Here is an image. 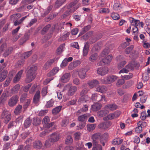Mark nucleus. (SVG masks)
<instances>
[{
    "instance_id": "1",
    "label": "nucleus",
    "mask_w": 150,
    "mask_h": 150,
    "mask_svg": "<svg viewBox=\"0 0 150 150\" xmlns=\"http://www.w3.org/2000/svg\"><path fill=\"white\" fill-rule=\"evenodd\" d=\"M37 69V67L36 66L32 65L31 67L27 73L25 80L26 82H30L34 79L35 76V71Z\"/></svg>"
},
{
    "instance_id": "2",
    "label": "nucleus",
    "mask_w": 150,
    "mask_h": 150,
    "mask_svg": "<svg viewBox=\"0 0 150 150\" xmlns=\"http://www.w3.org/2000/svg\"><path fill=\"white\" fill-rule=\"evenodd\" d=\"M68 89L67 93V95L69 96H71L74 95L77 90V88L76 86L72 85L71 84L68 83L64 87V90Z\"/></svg>"
},
{
    "instance_id": "3",
    "label": "nucleus",
    "mask_w": 150,
    "mask_h": 150,
    "mask_svg": "<svg viewBox=\"0 0 150 150\" xmlns=\"http://www.w3.org/2000/svg\"><path fill=\"white\" fill-rule=\"evenodd\" d=\"M51 136L52 137L45 142V146L46 147H49L52 144V142H56L59 139V136L58 134H53Z\"/></svg>"
},
{
    "instance_id": "4",
    "label": "nucleus",
    "mask_w": 150,
    "mask_h": 150,
    "mask_svg": "<svg viewBox=\"0 0 150 150\" xmlns=\"http://www.w3.org/2000/svg\"><path fill=\"white\" fill-rule=\"evenodd\" d=\"M1 117L4 120L5 123H7L11 119V115L8 111L4 110L1 114Z\"/></svg>"
},
{
    "instance_id": "5",
    "label": "nucleus",
    "mask_w": 150,
    "mask_h": 150,
    "mask_svg": "<svg viewBox=\"0 0 150 150\" xmlns=\"http://www.w3.org/2000/svg\"><path fill=\"white\" fill-rule=\"evenodd\" d=\"M117 78V77L116 76L112 75L108 76L106 80L102 81L104 84H109L114 82Z\"/></svg>"
},
{
    "instance_id": "6",
    "label": "nucleus",
    "mask_w": 150,
    "mask_h": 150,
    "mask_svg": "<svg viewBox=\"0 0 150 150\" xmlns=\"http://www.w3.org/2000/svg\"><path fill=\"white\" fill-rule=\"evenodd\" d=\"M92 99L93 100H94L98 102L100 101H106L104 96L103 95H100L95 93L92 95Z\"/></svg>"
},
{
    "instance_id": "7",
    "label": "nucleus",
    "mask_w": 150,
    "mask_h": 150,
    "mask_svg": "<svg viewBox=\"0 0 150 150\" xmlns=\"http://www.w3.org/2000/svg\"><path fill=\"white\" fill-rule=\"evenodd\" d=\"M50 119L49 117L46 116H45L43 120L42 123L44 127L47 128H49L50 126L54 124L53 123L50 124Z\"/></svg>"
},
{
    "instance_id": "8",
    "label": "nucleus",
    "mask_w": 150,
    "mask_h": 150,
    "mask_svg": "<svg viewBox=\"0 0 150 150\" xmlns=\"http://www.w3.org/2000/svg\"><path fill=\"white\" fill-rule=\"evenodd\" d=\"M70 77L71 75L69 73H65L62 76L60 81L62 83H66L69 81Z\"/></svg>"
},
{
    "instance_id": "9",
    "label": "nucleus",
    "mask_w": 150,
    "mask_h": 150,
    "mask_svg": "<svg viewBox=\"0 0 150 150\" xmlns=\"http://www.w3.org/2000/svg\"><path fill=\"white\" fill-rule=\"evenodd\" d=\"M111 124L110 122H105L100 124L98 126V127L102 129H107L110 127Z\"/></svg>"
},
{
    "instance_id": "10",
    "label": "nucleus",
    "mask_w": 150,
    "mask_h": 150,
    "mask_svg": "<svg viewBox=\"0 0 150 150\" xmlns=\"http://www.w3.org/2000/svg\"><path fill=\"white\" fill-rule=\"evenodd\" d=\"M18 97L16 96H13L9 100L8 105L10 106H13L16 104L18 100Z\"/></svg>"
},
{
    "instance_id": "11",
    "label": "nucleus",
    "mask_w": 150,
    "mask_h": 150,
    "mask_svg": "<svg viewBox=\"0 0 150 150\" xmlns=\"http://www.w3.org/2000/svg\"><path fill=\"white\" fill-rule=\"evenodd\" d=\"M86 92L87 91L85 90H83L80 93L81 97L79 99V100H80L81 101L86 102L89 99V98L88 97L87 95L85 94Z\"/></svg>"
},
{
    "instance_id": "12",
    "label": "nucleus",
    "mask_w": 150,
    "mask_h": 150,
    "mask_svg": "<svg viewBox=\"0 0 150 150\" xmlns=\"http://www.w3.org/2000/svg\"><path fill=\"white\" fill-rule=\"evenodd\" d=\"M121 112L120 111H116L113 113L109 114L107 116V120H112L118 117L120 115Z\"/></svg>"
},
{
    "instance_id": "13",
    "label": "nucleus",
    "mask_w": 150,
    "mask_h": 150,
    "mask_svg": "<svg viewBox=\"0 0 150 150\" xmlns=\"http://www.w3.org/2000/svg\"><path fill=\"white\" fill-rule=\"evenodd\" d=\"M107 68L100 67L98 68L97 70V72L98 74L101 76H103L106 74L108 72Z\"/></svg>"
},
{
    "instance_id": "14",
    "label": "nucleus",
    "mask_w": 150,
    "mask_h": 150,
    "mask_svg": "<svg viewBox=\"0 0 150 150\" xmlns=\"http://www.w3.org/2000/svg\"><path fill=\"white\" fill-rule=\"evenodd\" d=\"M78 72L79 76L81 79H83L86 77V71L85 69L84 68L80 69L78 70Z\"/></svg>"
},
{
    "instance_id": "15",
    "label": "nucleus",
    "mask_w": 150,
    "mask_h": 150,
    "mask_svg": "<svg viewBox=\"0 0 150 150\" xmlns=\"http://www.w3.org/2000/svg\"><path fill=\"white\" fill-rule=\"evenodd\" d=\"M78 0H76V1L71 3L67 6V8H68L69 9L71 8V9L70 10V12H74L77 8L80 6V5H79L78 7H74L72 8V6L75 5L78 2Z\"/></svg>"
},
{
    "instance_id": "16",
    "label": "nucleus",
    "mask_w": 150,
    "mask_h": 150,
    "mask_svg": "<svg viewBox=\"0 0 150 150\" xmlns=\"http://www.w3.org/2000/svg\"><path fill=\"white\" fill-rule=\"evenodd\" d=\"M100 136V133H96L93 134L92 137L93 142L94 145L96 146L98 142V139Z\"/></svg>"
},
{
    "instance_id": "17",
    "label": "nucleus",
    "mask_w": 150,
    "mask_h": 150,
    "mask_svg": "<svg viewBox=\"0 0 150 150\" xmlns=\"http://www.w3.org/2000/svg\"><path fill=\"white\" fill-rule=\"evenodd\" d=\"M14 73V71H11L8 74V76L9 78H8L4 83V86H7L10 83V82L12 79V76Z\"/></svg>"
},
{
    "instance_id": "18",
    "label": "nucleus",
    "mask_w": 150,
    "mask_h": 150,
    "mask_svg": "<svg viewBox=\"0 0 150 150\" xmlns=\"http://www.w3.org/2000/svg\"><path fill=\"white\" fill-rule=\"evenodd\" d=\"M23 72V71L22 70H21L18 72L17 74L13 79V81L14 83H16L20 80L21 77Z\"/></svg>"
},
{
    "instance_id": "19",
    "label": "nucleus",
    "mask_w": 150,
    "mask_h": 150,
    "mask_svg": "<svg viewBox=\"0 0 150 150\" xmlns=\"http://www.w3.org/2000/svg\"><path fill=\"white\" fill-rule=\"evenodd\" d=\"M40 97V91H37L33 98V102L35 104H37L39 102Z\"/></svg>"
},
{
    "instance_id": "20",
    "label": "nucleus",
    "mask_w": 150,
    "mask_h": 150,
    "mask_svg": "<svg viewBox=\"0 0 150 150\" xmlns=\"http://www.w3.org/2000/svg\"><path fill=\"white\" fill-rule=\"evenodd\" d=\"M125 68H123L122 70H121L119 72V74H120L121 73H128L129 72V70L128 69H132V67L131 66V64H129L128 65H127L125 67Z\"/></svg>"
},
{
    "instance_id": "21",
    "label": "nucleus",
    "mask_w": 150,
    "mask_h": 150,
    "mask_svg": "<svg viewBox=\"0 0 150 150\" xmlns=\"http://www.w3.org/2000/svg\"><path fill=\"white\" fill-rule=\"evenodd\" d=\"M88 83L89 87L92 88L98 85L99 82L96 80H93L88 81Z\"/></svg>"
},
{
    "instance_id": "22",
    "label": "nucleus",
    "mask_w": 150,
    "mask_h": 150,
    "mask_svg": "<svg viewBox=\"0 0 150 150\" xmlns=\"http://www.w3.org/2000/svg\"><path fill=\"white\" fill-rule=\"evenodd\" d=\"M117 108V106L115 104H109L105 107V109L107 110L108 112L110 110H114Z\"/></svg>"
},
{
    "instance_id": "23",
    "label": "nucleus",
    "mask_w": 150,
    "mask_h": 150,
    "mask_svg": "<svg viewBox=\"0 0 150 150\" xmlns=\"http://www.w3.org/2000/svg\"><path fill=\"white\" fill-rule=\"evenodd\" d=\"M98 58V55L96 53H91L89 58V61L91 62H96Z\"/></svg>"
},
{
    "instance_id": "24",
    "label": "nucleus",
    "mask_w": 150,
    "mask_h": 150,
    "mask_svg": "<svg viewBox=\"0 0 150 150\" xmlns=\"http://www.w3.org/2000/svg\"><path fill=\"white\" fill-rule=\"evenodd\" d=\"M107 88L104 86H100L96 88V91L102 93H105L107 91Z\"/></svg>"
},
{
    "instance_id": "25",
    "label": "nucleus",
    "mask_w": 150,
    "mask_h": 150,
    "mask_svg": "<svg viewBox=\"0 0 150 150\" xmlns=\"http://www.w3.org/2000/svg\"><path fill=\"white\" fill-rule=\"evenodd\" d=\"M89 46L88 43H86L85 45L83 50V55L85 57L87 55L88 52Z\"/></svg>"
},
{
    "instance_id": "26",
    "label": "nucleus",
    "mask_w": 150,
    "mask_h": 150,
    "mask_svg": "<svg viewBox=\"0 0 150 150\" xmlns=\"http://www.w3.org/2000/svg\"><path fill=\"white\" fill-rule=\"evenodd\" d=\"M8 72L6 70H4L0 73V82L4 81L7 76Z\"/></svg>"
},
{
    "instance_id": "27",
    "label": "nucleus",
    "mask_w": 150,
    "mask_h": 150,
    "mask_svg": "<svg viewBox=\"0 0 150 150\" xmlns=\"http://www.w3.org/2000/svg\"><path fill=\"white\" fill-rule=\"evenodd\" d=\"M59 68L56 67L51 70L48 74L49 76H53L57 73L59 71Z\"/></svg>"
},
{
    "instance_id": "28",
    "label": "nucleus",
    "mask_w": 150,
    "mask_h": 150,
    "mask_svg": "<svg viewBox=\"0 0 150 150\" xmlns=\"http://www.w3.org/2000/svg\"><path fill=\"white\" fill-rule=\"evenodd\" d=\"M101 105L98 103H95L92 106V110L93 111H97L101 108Z\"/></svg>"
},
{
    "instance_id": "29",
    "label": "nucleus",
    "mask_w": 150,
    "mask_h": 150,
    "mask_svg": "<svg viewBox=\"0 0 150 150\" xmlns=\"http://www.w3.org/2000/svg\"><path fill=\"white\" fill-rule=\"evenodd\" d=\"M129 21L131 25L134 26H137L139 24V20L134 19L132 18H129Z\"/></svg>"
},
{
    "instance_id": "30",
    "label": "nucleus",
    "mask_w": 150,
    "mask_h": 150,
    "mask_svg": "<svg viewBox=\"0 0 150 150\" xmlns=\"http://www.w3.org/2000/svg\"><path fill=\"white\" fill-rule=\"evenodd\" d=\"M112 58V56L111 55H109L105 58L103 59V62L105 63L108 64L110 63L111 61Z\"/></svg>"
},
{
    "instance_id": "31",
    "label": "nucleus",
    "mask_w": 150,
    "mask_h": 150,
    "mask_svg": "<svg viewBox=\"0 0 150 150\" xmlns=\"http://www.w3.org/2000/svg\"><path fill=\"white\" fill-rule=\"evenodd\" d=\"M33 146L35 148L40 149L42 146V144L40 141L38 140L34 143Z\"/></svg>"
},
{
    "instance_id": "32",
    "label": "nucleus",
    "mask_w": 150,
    "mask_h": 150,
    "mask_svg": "<svg viewBox=\"0 0 150 150\" xmlns=\"http://www.w3.org/2000/svg\"><path fill=\"white\" fill-rule=\"evenodd\" d=\"M96 126V124H88L87 125V130L89 132L93 131L95 129Z\"/></svg>"
},
{
    "instance_id": "33",
    "label": "nucleus",
    "mask_w": 150,
    "mask_h": 150,
    "mask_svg": "<svg viewBox=\"0 0 150 150\" xmlns=\"http://www.w3.org/2000/svg\"><path fill=\"white\" fill-rule=\"evenodd\" d=\"M63 23L60 24V25L55 24L53 27V28H54V30L56 32H58L63 27Z\"/></svg>"
},
{
    "instance_id": "34",
    "label": "nucleus",
    "mask_w": 150,
    "mask_h": 150,
    "mask_svg": "<svg viewBox=\"0 0 150 150\" xmlns=\"http://www.w3.org/2000/svg\"><path fill=\"white\" fill-rule=\"evenodd\" d=\"M123 141L122 139L118 138L114 139L112 142V143L114 145L120 144L122 143Z\"/></svg>"
},
{
    "instance_id": "35",
    "label": "nucleus",
    "mask_w": 150,
    "mask_h": 150,
    "mask_svg": "<svg viewBox=\"0 0 150 150\" xmlns=\"http://www.w3.org/2000/svg\"><path fill=\"white\" fill-rule=\"evenodd\" d=\"M110 12L109 9L108 8H100L98 13H108Z\"/></svg>"
},
{
    "instance_id": "36",
    "label": "nucleus",
    "mask_w": 150,
    "mask_h": 150,
    "mask_svg": "<svg viewBox=\"0 0 150 150\" xmlns=\"http://www.w3.org/2000/svg\"><path fill=\"white\" fill-rule=\"evenodd\" d=\"M62 108V106H59L54 108L52 110V113L53 114L56 115L61 110Z\"/></svg>"
},
{
    "instance_id": "37",
    "label": "nucleus",
    "mask_w": 150,
    "mask_h": 150,
    "mask_svg": "<svg viewBox=\"0 0 150 150\" xmlns=\"http://www.w3.org/2000/svg\"><path fill=\"white\" fill-rule=\"evenodd\" d=\"M88 110V107L86 105H84L83 108H82L81 110H79L76 112V115H79V113H81V112L86 111Z\"/></svg>"
},
{
    "instance_id": "38",
    "label": "nucleus",
    "mask_w": 150,
    "mask_h": 150,
    "mask_svg": "<svg viewBox=\"0 0 150 150\" xmlns=\"http://www.w3.org/2000/svg\"><path fill=\"white\" fill-rule=\"evenodd\" d=\"M31 120L29 118H27L25 121L24 126L26 128L28 127L31 123Z\"/></svg>"
},
{
    "instance_id": "39",
    "label": "nucleus",
    "mask_w": 150,
    "mask_h": 150,
    "mask_svg": "<svg viewBox=\"0 0 150 150\" xmlns=\"http://www.w3.org/2000/svg\"><path fill=\"white\" fill-rule=\"evenodd\" d=\"M22 106L21 105H19L16 108L15 111V113L17 115L20 113L21 112Z\"/></svg>"
},
{
    "instance_id": "40",
    "label": "nucleus",
    "mask_w": 150,
    "mask_h": 150,
    "mask_svg": "<svg viewBox=\"0 0 150 150\" xmlns=\"http://www.w3.org/2000/svg\"><path fill=\"white\" fill-rule=\"evenodd\" d=\"M21 15L19 13L13 14L11 16V20H17L18 19L21 17Z\"/></svg>"
},
{
    "instance_id": "41",
    "label": "nucleus",
    "mask_w": 150,
    "mask_h": 150,
    "mask_svg": "<svg viewBox=\"0 0 150 150\" xmlns=\"http://www.w3.org/2000/svg\"><path fill=\"white\" fill-rule=\"evenodd\" d=\"M88 116L87 114H84L80 116L78 118V120L79 121L83 122L86 120Z\"/></svg>"
},
{
    "instance_id": "42",
    "label": "nucleus",
    "mask_w": 150,
    "mask_h": 150,
    "mask_svg": "<svg viewBox=\"0 0 150 150\" xmlns=\"http://www.w3.org/2000/svg\"><path fill=\"white\" fill-rule=\"evenodd\" d=\"M108 113V111L105 109L104 110H102L98 112V115L100 117L105 115Z\"/></svg>"
},
{
    "instance_id": "43",
    "label": "nucleus",
    "mask_w": 150,
    "mask_h": 150,
    "mask_svg": "<svg viewBox=\"0 0 150 150\" xmlns=\"http://www.w3.org/2000/svg\"><path fill=\"white\" fill-rule=\"evenodd\" d=\"M20 85L19 84H16L12 88V92L14 93L17 92L20 89Z\"/></svg>"
},
{
    "instance_id": "44",
    "label": "nucleus",
    "mask_w": 150,
    "mask_h": 150,
    "mask_svg": "<svg viewBox=\"0 0 150 150\" xmlns=\"http://www.w3.org/2000/svg\"><path fill=\"white\" fill-rule=\"evenodd\" d=\"M125 81L123 79L118 80L116 83L117 86L120 87L125 83Z\"/></svg>"
},
{
    "instance_id": "45",
    "label": "nucleus",
    "mask_w": 150,
    "mask_h": 150,
    "mask_svg": "<svg viewBox=\"0 0 150 150\" xmlns=\"http://www.w3.org/2000/svg\"><path fill=\"white\" fill-rule=\"evenodd\" d=\"M64 44H62L60 45L57 50V53L58 54H60L64 49Z\"/></svg>"
},
{
    "instance_id": "46",
    "label": "nucleus",
    "mask_w": 150,
    "mask_h": 150,
    "mask_svg": "<svg viewBox=\"0 0 150 150\" xmlns=\"http://www.w3.org/2000/svg\"><path fill=\"white\" fill-rule=\"evenodd\" d=\"M137 125L143 127H145L146 126V123L144 120H140L137 123Z\"/></svg>"
},
{
    "instance_id": "47",
    "label": "nucleus",
    "mask_w": 150,
    "mask_h": 150,
    "mask_svg": "<svg viewBox=\"0 0 150 150\" xmlns=\"http://www.w3.org/2000/svg\"><path fill=\"white\" fill-rule=\"evenodd\" d=\"M41 122V120L39 118H35L33 120V124L35 125L40 124Z\"/></svg>"
},
{
    "instance_id": "48",
    "label": "nucleus",
    "mask_w": 150,
    "mask_h": 150,
    "mask_svg": "<svg viewBox=\"0 0 150 150\" xmlns=\"http://www.w3.org/2000/svg\"><path fill=\"white\" fill-rule=\"evenodd\" d=\"M13 48L12 47H10L5 52L4 54V56L6 57L9 55L11 52L13 51Z\"/></svg>"
},
{
    "instance_id": "49",
    "label": "nucleus",
    "mask_w": 150,
    "mask_h": 150,
    "mask_svg": "<svg viewBox=\"0 0 150 150\" xmlns=\"http://www.w3.org/2000/svg\"><path fill=\"white\" fill-rule=\"evenodd\" d=\"M112 18L115 20H118L120 18L119 15L117 13H112L111 14Z\"/></svg>"
},
{
    "instance_id": "50",
    "label": "nucleus",
    "mask_w": 150,
    "mask_h": 150,
    "mask_svg": "<svg viewBox=\"0 0 150 150\" xmlns=\"http://www.w3.org/2000/svg\"><path fill=\"white\" fill-rule=\"evenodd\" d=\"M72 142L73 139L70 136H67L65 141L66 144H69L71 143Z\"/></svg>"
},
{
    "instance_id": "51",
    "label": "nucleus",
    "mask_w": 150,
    "mask_h": 150,
    "mask_svg": "<svg viewBox=\"0 0 150 150\" xmlns=\"http://www.w3.org/2000/svg\"><path fill=\"white\" fill-rule=\"evenodd\" d=\"M109 50L108 48H107L106 49H105L102 52L101 56L102 57H104L105 55L108 54L109 53Z\"/></svg>"
},
{
    "instance_id": "52",
    "label": "nucleus",
    "mask_w": 150,
    "mask_h": 150,
    "mask_svg": "<svg viewBox=\"0 0 150 150\" xmlns=\"http://www.w3.org/2000/svg\"><path fill=\"white\" fill-rule=\"evenodd\" d=\"M54 103V102L52 100H51L47 102L46 105V106L47 108L52 107L53 106Z\"/></svg>"
},
{
    "instance_id": "53",
    "label": "nucleus",
    "mask_w": 150,
    "mask_h": 150,
    "mask_svg": "<svg viewBox=\"0 0 150 150\" xmlns=\"http://www.w3.org/2000/svg\"><path fill=\"white\" fill-rule=\"evenodd\" d=\"M132 74L129 73V74L122 76V78L124 79L127 80L131 79L132 77Z\"/></svg>"
},
{
    "instance_id": "54",
    "label": "nucleus",
    "mask_w": 150,
    "mask_h": 150,
    "mask_svg": "<svg viewBox=\"0 0 150 150\" xmlns=\"http://www.w3.org/2000/svg\"><path fill=\"white\" fill-rule=\"evenodd\" d=\"M142 42L143 43L142 46L145 48H148L150 47V44L146 41H143Z\"/></svg>"
},
{
    "instance_id": "55",
    "label": "nucleus",
    "mask_w": 150,
    "mask_h": 150,
    "mask_svg": "<svg viewBox=\"0 0 150 150\" xmlns=\"http://www.w3.org/2000/svg\"><path fill=\"white\" fill-rule=\"evenodd\" d=\"M134 48L133 45H131L130 47H128L125 49V52L127 54H129Z\"/></svg>"
},
{
    "instance_id": "56",
    "label": "nucleus",
    "mask_w": 150,
    "mask_h": 150,
    "mask_svg": "<svg viewBox=\"0 0 150 150\" xmlns=\"http://www.w3.org/2000/svg\"><path fill=\"white\" fill-rule=\"evenodd\" d=\"M7 94L6 93H4L0 98V101L1 102H4L6 100V96Z\"/></svg>"
},
{
    "instance_id": "57",
    "label": "nucleus",
    "mask_w": 150,
    "mask_h": 150,
    "mask_svg": "<svg viewBox=\"0 0 150 150\" xmlns=\"http://www.w3.org/2000/svg\"><path fill=\"white\" fill-rule=\"evenodd\" d=\"M142 131V127L137 126V127L135 128V131L137 133H140Z\"/></svg>"
},
{
    "instance_id": "58",
    "label": "nucleus",
    "mask_w": 150,
    "mask_h": 150,
    "mask_svg": "<svg viewBox=\"0 0 150 150\" xmlns=\"http://www.w3.org/2000/svg\"><path fill=\"white\" fill-rule=\"evenodd\" d=\"M126 62L125 61L122 62H121L118 65V68L119 69H121L124 67V66L126 64Z\"/></svg>"
},
{
    "instance_id": "59",
    "label": "nucleus",
    "mask_w": 150,
    "mask_h": 150,
    "mask_svg": "<svg viewBox=\"0 0 150 150\" xmlns=\"http://www.w3.org/2000/svg\"><path fill=\"white\" fill-rule=\"evenodd\" d=\"M32 53V51H30L24 53L23 54V56L25 58H26L30 56Z\"/></svg>"
},
{
    "instance_id": "60",
    "label": "nucleus",
    "mask_w": 150,
    "mask_h": 150,
    "mask_svg": "<svg viewBox=\"0 0 150 150\" xmlns=\"http://www.w3.org/2000/svg\"><path fill=\"white\" fill-rule=\"evenodd\" d=\"M76 67L73 62H71L69 65L68 69L69 70H71L75 68Z\"/></svg>"
},
{
    "instance_id": "61",
    "label": "nucleus",
    "mask_w": 150,
    "mask_h": 150,
    "mask_svg": "<svg viewBox=\"0 0 150 150\" xmlns=\"http://www.w3.org/2000/svg\"><path fill=\"white\" fill-rule=\"evenodd\" d=\"M67 63L68 62L67 61L66 59H64L61 64V67L63 68L65 67L67 65Z\"/></svg>"
},
{
    "instance_id": "62",
    "label": "nucleus",
    "mask_w": 150,
    "mask_h": 150,
    "mask_svg": "<svg viewBox=\"0 0 150 150\" xmlns=\"http://www.w3.org/2000/svg\"><path fill=\"white\" fill-rule=\"evenodd\" d=\"M113 8L114 9L117 10L120 9V4L117 3H115L113 6Z\"/></svg>"
},
{
    "instance_id": "63",
    "label": "nucleus",
    "mask_w": 150,
    "mask_h": 150,
    "mask_svg": "<svg viewBox=\"0 0 150 150\" xmlns=\"http://www.w3.org/2000/svg\"><path fill=\"white\" fill-rule=\"evenodd\" d=\"M81 133L78 132H76L74 134L75 138L76 140H79L80 138Z\"/></svg>"
},
{
    "instance_id": "64",
    "label": "nucleus",
    "mask_w": 150,
    "mask_h": 150,
    "mask_svg": "<svg viewBox=\"0 0 150 150\" xmlns=\"http://www.w3.org/2000/svg\"><path fill=\"white\" fill-rule=\"evenodd\" d=\"M31 86V84H29L25 86L23 89L24 91L25 92H28Z\"/></svg>"
}]
</instances>
